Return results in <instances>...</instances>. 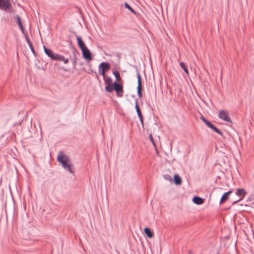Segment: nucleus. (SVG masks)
Returning <instances> with one entry per match:
<instances>
[{"label": "nucleus", "instance_id": "obj_4", "mask_svg": "<svg viewBox=\"0 0 254 254\" xmlns=\"http://www.w3.org/2000/svg\"><path fill=\"white\" fill-rule=\"evenodd\" d=\"M110 65L107 62H102L101 63L99 66V73L104 76V78H105V74L106 70H108L110 69Z\"/></svg>", "mask_w": 254, "mask_h": 254}, {"label": "nucleus", "instance_id": "obj_1", "mask_svg": "<svg viewBox=\"0 0 254 254\" xmlns=\"http://www.w3.org/2000/svg\"><path fill=\"white\" fill-rule=\"evenodd\" d=\"M57 160L62 164L63 167L70 173L73 174L74 171L72 169V164L70 162L69 157L65 155L63 152H61L58 157Z\"/></svg>", "mask_w": 254, "mask_h": 254}, {"label": "nucleus", "instance_id": "obj_9", "mask_svg": "<svg viewBox=\"0 0 254 254\" xmlns=\"http://www.w3.org/2000/svg\"><path fill=\"white\" fill-rule=\"evenodd\" d=\"M247 192L246 191V190L244 189L239 188V189H237V190L236 192V194L237 196L240 197L241 198L238 200L234 201L233 203V204H236L238 202L240 201L241 200L243 199L244 198V197L245 196V195L247 194Z\"/></svg>", "mask_w": 254, "mask_h": 254}, {"label": "nucleus", "instance_id": "obj_24", "mask_svg": "<svg viewBox=\"0 0 254 254\" xmlns=\"http://www.w3.org/2000/svg\"><path fill=\"white\" fill-rule=\"evenodd\" d=\"M105 83L107 84H112V79L110 76H107L106 79L105 80Z\"/></svg>", "mask_w": 254, "mask_h": 254}, {"label": "nucleus", "instance_id": "obj_27", "mask_svg": "<svg viewBox=\"0 0 254 254\" xmlns=\"http://www.w3.org/2000/svg\"><path fill=\"white\" fill-rule=\"evenodd\" d=\"M254 199V194H251L250 196L248 198L247 201H253Z\"/></svg>", "mask_w": 254, "mask_h": 254}, {"label": "nucleus", "instance_id": "obj_29", "mask_svg": "<svg viewBox=\"0 0 254 254\" xmlns=\"http://www.w3.org/2000/svg\"><path fill=\"white\" fill-rule=\"evenodd\" d=\"M138 117L139 119V121H140L142 126H143V119L142 115H141V116H138Z\"/></svg>", "mask_w": 254, "mask_h": 254}, {"label": "nucleus", "instance_id": "obj_33", "mask_svg": "<svg viewBox=\"0 0 254 254\" xmlns=\"http://www.w3.org/2000/svg\"><path fill=\"white\" fill-rule=\"evenodd\" d=\"M73 54L74 55H75V52H76V49L75 48H73Z\"/></svg>", "mask_w": 254, "mask_h": 254}, {"label": "nucleus", "instance_id": "obj_12", "mask_svg": "<svg viewBox=\"0 0 254 254\" xmlns=\"http://www.w3.org/2000/svg\"><path fill=\"white\" fill-rule=\"evenodd\" d=\"M233 192L232 190H229L228 191L224 193V194L221 196V198L220 200V203L222 204L224 202H225L226 200H227L229 198V195H230L231 193H232Z\"/></svg>", "mask_w": 254, "mask_h": 254}, {"label": "nucleus", "instance_id": "obj_14", "mask_svg": "<svg viewBox=\"0 0 254 254\" xmlns=\"http://www.w3.org/2000/svg\"><path fill=\"white\" fill-rule=\"evenodd\" d=\"M76 39L77 41V44L79 48L81 49V50L83 49L86 48L84 43L82 41V39L78 36H76Z\"/></svg>", "mask_w": 254, "mask_h": 254}, {"label": "nucleus", "instance_id": "obj_30", "mask_svg": "<svg viewBox=\"0 0 254 254\" xmlns=\"http://www.w3.org/2000/svg\"><path fill=\"white\" fill-rule=\"evenodd\" d=\"M31 51H32V52L33 53V54L34 55H35V50H34V48L33 47V46H31V47H29Z\"/></svg>", "mask_w": 254, "mask_h": 254}, {"label": "nucleus", "instance_id": "obj_26", "mask_svg": "<svg viewBox=\"0 0 254 254\" xmlns=\"http://www.w3.org/2000/svg\"><path fill=\"white\" fill-rule=\"evenodd\" d=\"M163 177H164V178L166 180L170 181L172 180V178L170 175H168V174L164 175Z\"/></svg>", "mask_w": 254, "mask_h": 254}, {"label": "nucleus", "instance_id": "obj_18", "mask_svg": "<svg viewBox=\"0 0 254 254\" xmlns=\"http://www.w3.org/2000/svg\"><path fill=\"white\" fill-rule=\"evenodd\" d=\"M144 232L149 238H151L153 236V233L151 231L150 229L147 227L144 228Z\"/></svg>", "mask_w": 254, "mask_h": 254}, {"label": "nucleus", "instance_id": "obj_21", "mask_svg": "<svg viewBox=\"0 0 254 254\" xmlns=\"http://www.w3.org/2000/svg\"><path fill=\"white\" fill-rule=\"evenodd\" d=\"M180 65L181 66V67L184 69V70L185 71V72L187 74H189V71H188V70L187 69V67L185 64L183 62H181L180 63Z\"/></svg>", "mask_w": 254, "mask_h": 254}, {"label": "nucleus", "instance_id": "obj_20", "mask_svg": "<svg viewBox=\"0 0 254 254\" xmlns=\"http://www.w3.org/2000/svg\"><path fill=\"white\" fill-rule=\"evenodd\" d=\"M105 90L108 92H111L114 90V83L112 84H107L105 87Z\"/></svg>", "mask_w": 254, "mask_h": 254}, {"label": "nucleus", "instance_id": "obj_6", "mask_svg": "<svg viewBox=\"0 0 254 254\" xmlns=\"http://www.w3.org/2000/svg\"><path fill=\"white\" fill-rule=\"evenodd\" d=\"M137 71V95L139 98H141L142 97V94L141 92L142 89V83H141V77L140 74L138 71V69H136Z\"/></svg>", "mask_w": 254, "mask_h": 254}, {"label": "nucleus", "instance_id": "obj_11", "mask_svg": "<svg viewBox=\"0 0 254 254\" xmlns=\"http://www.w3.org/2000/svg\"><path fill=\"white\" fill-rule=\"evenodd\" d=\"M81 51L82 52V56L84 59L88 61H91L92 59L91 53L87 47Z\"/></svg>", "mask_w": 254, "mask_h": 254}, {"label": "nucleus", "instance_id": "obj_2", "mask_svg": "<svg viewBox=\"0 0 254 254\" xmlns=\"http://www.w3.org/2000/svg\"><path fill=\"white\" fill-rule=\"evenodd\" d=\"M200 119L202 121V122L205 123L208 127L211 128L212 130H213L214 131L217 132V133L222 135L223 133L218 128L215 127L211 122L207 121L203 116H201L200 117Z\"/></svg>", "mask_w": 254, "mask_h": 254}, {"label": "nucleus", "instance_id": "obj_3", "mask_svg": "<svg viewBox=\"0 0 254 254\" xmlns=\"http://www.w3.org/2000/svg\"><path fill=\"white\" fill-rule=\"evenodd\" d=\"M200 119L202 121V122L205 123L208 127L211 128L212 130H213L214 131L217 132V133L222 135L223 133L218 128L215 127L211 122L207 121L203 116H201L200 117Z\"/></svg>", "mask_w": 254, "mask_h": 254}, {"label": "nucleus", "instance_id": "obj_5", "mask_svg": "<svg viewBox=\"0 0 254 254\" xmlns=\"http://www.w3.org/2000/svg\"><path fill=\"white\" fill-rule=\"evenodd\" d=\"M219 119L226 121L228 123H232V120L229 116V113L227 111L225 110H221L219 112L218 115Z\"/></svg>", "mask_w": 254, "mask_h": 254}, {"label": "nucleus", "instance_id": "obj_17", "mask_svg": "<svg viewBox=\"0 0 254 254\" xmlns=\"http://www.w3.org/2000/svg\"><path fill=\"white\" fill-rule=\"evenodd\" d=\"M125 8L127 9L129 11H130L132 13L136 15V11L131 7V6L127 2L124 3Z\"/></svg>", "mask_w": 254, "mask_h": 254}, {"label": "nucleus", "instance_id": "obj_28", "mask_svg": "<svg viewBox=\"0 0 254 254\" xmlns=\"http://www.w3.org/2000/svg\"><path fill=\"white\" fill-rule=\"evenodd\" d=\"M149 139L150 140V141H151V142L153 143V144L154 145H155V142H154V139H153V136L151 134H150L149 135Z\"/></svg>", "mask_w": 254, "mask_h": 254}, {"label": "nucleus", "instance_id": "obj_25", "mask_svg": "<svg viewBox=\"0 0 254 254\" xmlns=\"http://www.w3.org/2000/svg\"><path fill=\"white\" fill-rule=\"evenodd\" d=\"M17 18V21L18 23V25L20 28H22L23 26L22 25V23L20 19V17H16Z\"/></svg>", "mask_w": 254, "mask_h": 254}, {"label": "nucleus", "instance_id": "obj_10", "mask_svg": "<svg viewBox=\"0 0 254 254\" xmlns=\"http://www.w3.org/2000/svg\"><path fill=\"white\" fill-rule=\"evenodd\" d=\"M43 48L45 54L52 60H55L58 54L54 53L52 50L47 48L45 46H43Z\"/></svg>", "mask_w": 254, "mask_h": 254}, {"label": "nucleus", "instance_id": "obj_22", "mask_svg": "<svg viewBox=\"0 0 254 254\" xmlns=\"http://www.w3.org/2000/svg\"><path fill=\"white\" fill-rule=\"evenodd\" d=\"M113 74L116 77V81L118 82L121 79L120 73L117 71H115L113 72Z\"/></svg>", "mask_w": 254, "mask_h": 254}, {"label": "nucleus", "instance_id": "obj_7", "mask_svg": "<svg viewBox=\"0 0 254 254\" xmlns=\"http://www.w3.org/2000/svg\"><path fill=\"white\" fill-rule=\"evenodd\" d=\"M11 6L10 0H0V9L7 11Z\"/></svg>", "mask_w": 254, "mask_h": 254}, {"label": "nucleus", "instance_id": "obj_23", "mask_svg": "<svg viewBox=\"0 0 254 254\" xmlns=\"http://www.w3.org/2000/svg\"><path fill=\"white\" fill-rule=\"evenodd\" d=\"M25 38L26 41L29 47H31V46H33L32 42H31V41L28 37V34H25Z\"/></svg>", "mask_w": 254, "mask_h": 254}, {"label": "nucleus", "instance_id": "obj_15", "mask_svg": "<svg viewBox=\"0 0 254 254\" xmlns=\"http://www.w3.org/2000/svg\"><path fill=\"white\" fill-rule=\"evenodd\" d=\"M55 60L59 61H62L64 64H67L68 62V60L67 59H65L64 56L62 55H60L59 54H57V56L56 57V59Z\"/></svg>", "mask_w": 254, "mask_h": 254}, {"label": "nucleus", "instance_id": "obj_8", "mask_svg": "<svg viewBox=\"0 0 254 254\" xmlns=\"http://www.w3.org/2000/svg\"><path fill=\"white\" fill-rule=\"evenodd\" d=\"M114 90L116 92L117 95L118 97H122L123 95V87L119 83L115 81L114 83Z\"/></svg>", "mask_w": 254, "mask_h": 254}, {"label": "nucleus", "instance_id": "obj_13", "mask_svg": "<svg viewBox=\"0 0 254 254\" xmlns=\"http://www.w3.org/2000/svg\"><path fill=\"white\" fill-rule=\"evenodd\" d=\"M192 201L196 204L200 205L203 203L204 199L197 196H194L192 198Z\"/></svg>", "mask_w": 254, "mask_h": 254}, {"label": "nucleus", "instance_id": "obj_16", "mask_svg": "<svg viewBox=\"0 0 254 254\" xmlns=\"http://www.w3.org/2000/svg\"><path fill=\"white\" fill-rule=\"evenodd\" d=\"M174 181L176 185H179L181 184L182 179L179 175L175 174L174 176Z\"/></svg>", "mask_w": 254, "mask_h": 254}, {"label": "nucleus", "instance_id": "obj_31", "mask_svg": "<svg viewBox=\"0 0 254 254\" xmlns=\"http://www.w3.org/2000/svg\"><path fill=\"white\" fill-rule=\"evenodd\" d=\"M22 33H23V34L24 35V36H25V34H27V32H26L24 30V27H23L22 28H20Z\"/></svg>", "mask_w": 254, "mask_h": 254}, {"label": "nucleus", "instance_id": "obj_19", "mask_svg": "<svg viewBox=\"0 0 254 254\" xmlns=\"http://www.w3.org/2000/svg\"><path fill=\"white\" fill-rule=\"evenodd\" d=\"M135 108L136 109V113H137V114L138 115V116H141V115H142V114H141V110L139 107V106L138 105V101H137V99H136L135 100Z\"/></svg>", "mask_w": 254, "mask_h": 254}, {"label": "nucleus", "instance_id": "obj_32", "mask_svg": "<svg viewBox=\"0 0 254 254\" xmlns=\"http://www.w3.org/2000/svg\"><path fill=\"white\" fill-rule=\"evenodd\" d=\"M72 63H73V64L74 65V66H75V64H76V61H75V60H74L73 61Z\"/></svg>", "mask_w": 254, "mask_h": 254}]
</instances>
